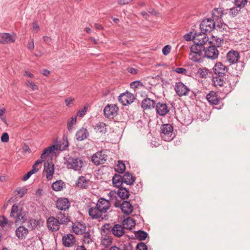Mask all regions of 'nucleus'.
<instances>
[{
    "mask_svg": "<svg viewBox=\"0 0 250 250\" xmlns=\"http://www.w3.org/2000/svg\"><path fill=\"white\" fill-rule=\"evenodd\" d=\"M212 82L214 85L216 87H222L226 83L222 76H219L218 75L212 77Z\"/></svg>",
    "mask_w": 250,
    "mask_h": 250,
    "instance_id": "34",
    "label": "nucleus"
},
{
    "mask_svg": "<svg viewBox=\"0 0 250 250\" xmlns=\"http://www.w3.org/2000/svg\"><path fill=\"white\" fill-rule=\"evenodd\" d=\"M9 141V135L7 133H3L1 136V141L6 143Z\"/></svg>",
    "mask_w": 250,
    "mask_h": 250,
    "instance_id": "59",
    "label": "nucleus"
},
{
    "mask_svg": "<svg viewBox=\"0 0 250 250\" xmlns=\"http://www.w3.org/2000/svg\"><path fill=\"white\" fill-rule=\"evenodd\" d=\"M134 99V95L128 92L121 94L119 97V102L124 105L132 103Z\"/></svg>",
    "mask_w": 250,
    "mask_h": 250,
    "instance_id": "7",
    "label": "nucleus"
},
{
    "mask_svg": "<svg viewBox=\"0 0 250 250\" xmlns=\"http://www.w3.org/2000/svg\"><path fill=\"white\" fill-rule=\"evenodd\" d=\"M43 171L46 173V179L48 180L52 179L54 173V165L52 162L47 161L44 164Z\"/></svg>",
    "mask_w": 250,
    "mask_h": 250,
    "instance_id": "10",
    "label": "nucleus"
},
{
    "mask_svg": "<svg viewBox=\"0 0 250 250\" xmlns=\"http://www.w3.org/2000/svg\"><path fill=\"white\" fill-rule=\"evenodd\" d=\"M89 181L84 176H80L76 182V186L80 188H86L88 186Z\"/></svg>",
    "mask_w": 250,
    "mask_h": 250,
    "instance_id": "28",
    "label": "nucleus"
},
{
    "mask_svg": "<svg viewBox=\"0 0 250 250\" xmlns=\"http://www.w3.org/2000/svg\"><path fill=\"white\" fill-rule=\"evenodd\" d=\"M7 225L10 226L11 223L9 222L7 218L5 216L2 215L1 217H0V226L2 228H3Z\"/></svg>",
    "mask_w": 250,
    "mask_h": 250,
    "instance_id": "45",
    "label": "nucleus"
},
{
    "mask_svg": "<svg viewBox=\"0 0 250 250\" xmlns=\"http://www.w3.org/2000/svg\"><path fill=\"white\" fill-rule=\"evenodd\" d=\"M83 234V241L86 243H89L91 241V239L90 238V233L88 232H84Z\"/></svg>",
    "mask_w": 250,
    "mask_h": 250,
    "instance_id": "57",
    "label": "nucleus"
},
{
    "mask_svg": "<svg viewBox=\"0 0 250 250\" xmlns=\"http://www.w3.org/2000/svg\"><path fill=\"white\" fill-rule=\"evenodd\" d=\"M96 205L104 214L106 213L110 207V201L103 198H100Z\"/></svg>",
    "mask_w": 250,
    "mask_h": 250,
    "instance_id": "12",
    "label": "nucleus"
},
{
    "mask_svg": "<svg viewBox=\"0 0 250 250\" xmlns=\"http://www.w3.org/2000/svg\"><path fill=\"white\" fill-rule=\"evenodd\" d=\"M18 194L19 195L20 197H22L27 192V189L25 188H18L17 189Z\"/></svg>",
    "mask_w": 250,
    "mask_h": 250,
    "instance_id": "56",
    "label": "nucleus"
},
{
    "mask_svg": "<svg viewBox=\"0 0 250 250\" xmlns=\"http://www.w3.org/2000/svg\"><path fill=\"white\" fill-rule=\"evenodd\" d=\"M115 171L119 173H123L125 170V163L121 161H118V164L114 168Z\"/></svg>",
    "mask_w": 250,
    "mask_h": 250,
    "instance_id": "39",
    "label": "nucleus"
},
{
    "mask_svg": "<svg viewBox=\"0 0 250 250\" xmlns=\"http://www.w3.org/2000/svg\"><path fill=\"white\" fill-rule=\"evenodd\" d=\"M199 76L202 78H206L208 74V70L206 68H200L198 70Z\"/></svg>",
    "mask_w": 250,
    "mask_h": 250,
    "instance_id": "47",
    "label": "nucleus"
},
{
    "mask_svg": "<svg viewBox=\"0 0 250 250\" xmlns=\"http://www.w3.org/2000/svg\"><path fill=\"white\" fill-rule=\"evenodd\" d=\"M216 22V25H215V27L216 28L217 30H219V31H222L223 30L226 31L228 29V25L225 23L223 22L222 21H218Z\"/></svg>",
    "mask_w": 250,
    "mask_h": 250,
    "instance_id": "43",
    "label": "nucleus"
},
{
    "mask_svg": "<svg viewBox=\"0 0 250 250\" xmlns=\"http://www.w3.org/2000/svg\"><path fill=\"white\" fill-rule=\"evenodd\" d=\"M119 110L116 104H107L104 109V116L108 119H113L117 115Z\"/></svg>",
    "mask_w": 250,
    "mask_h": 250,
    "instance_id": "5",
    "label": "nucleus"
},
{
    "mask_svg": "<svg viewBox=\"0 0 250 250\" xmlns=\"http://www.w3.org/2000/svg\"><path fill=\"white\" fill-rule=\"evenodd\" d=\"M74 98L72 97H69L65 99L64 102L66 106H70L71 105H73L74 104Z\"/></svg>",
    "mask_w": 250,
    "mask_h": 250,
    "instance_id": "54",
    "label": "nucleus"
},
{
    "mask_svg": "<svg viewBox=\"0 0 250 250\" xmlns=\"http://www.w3.org/2000/svg\"><path fill=\"white\" fill-rule=\"evenodd\" d=\"M18 213V207L17 205L14 204L11 208L10 212V216L11 217H15Z\"/></svg>",
    "mask_w": 250,
    "mask_h": 250,
    "instance_id": "48",
    "label": "nucleus"
},
{
    "mask_svg": "<svg viewBox=\"0 0 250 250\" xmlns=\"http://www.w3.org/2000/svg\"><path fill=\"white\" fill-rule=\"evenodd\" d=\"M174 90L177 94L180 97L188 95L190 91L189 88L182 82L176 83Z\"/></svg>",
    "mask_w": 250,
    "mask_h": 250,
    "instance_id": "8",
    "label": "nucleus"
},
{
    "mask_svg": "<svg viewBox=\"0 0 250 250\" xmlns=\"http://www.w3.org/2000/svg\"><path fill=\"white\" fill-rule=\"evenodd\" d=\"M123 226L121 225L116 224L112 228V233L117 237H120L123 235L125 233Z\"/></svg>",
    "mask_w": 250,
    "mask_h": 250,
    "instance_id": "27",
    "label": "nucleus"
},
{
    "mask_svg": "<svg viewBox=\"0 0 250 250\" xmlns=\"http://www.w3.org/2000/svg\"><path fill=\"white\" fill-rule=\"evenodd\" d=\"M123 226L125 229H131L135 226V220L128 217L123 221Z\"/></svg>",
    "mask_w": 250,
    "mask_h": 250,
    "instance_id": "29",
    "label": "nucleus"
},
{
    "mask_svg": "<svg viewBox=\"0 0 250 250\" xmlns=\"http://www.w3.org/2000/svg\"><path fill=\"white\" fill-rule=\"evenodd\" d=\"M72 228L73 231L78 235H82L86 229L85 226L79 222L74 224Z\"/></svg>",
    "mask_w": 250,
    "mask_h": 250,
    "instance_id": "25",
    "label": "nucleus"
},
{
    "mask_svg": "<svg viewBox=\"0 0 250 250\" xmlns=\"http://www.w3.org/2000/svg\"><path fill=\"white\" fill-rule=\"evenodd\" d=\"M203 55L199 53L196 54V53L191 52L189 54V58L194 62H201L203 61Z\"/></svg>",
    "mask_w": 250,
    "mask_h": 250,
    "instance_id": "38",
    "label": "nucleus"
},
{
    "mask_svg": "<svg viewBox=\"0 0 250 250\" xmlns=\"http://www.w3.org/2000/svg\"><path fill=\"white\" fill-rule=\"evenodd\" d=\"M206 33L202 32L198 34H195L193 36L192 40L194 43L204 45L206 44L207 42L208 41V38L206 36Z\"/></svg>",
    "mask_w": 250,
    "mask_h": 250,
    "instance_id": "11",
    "label": "nucleus"
},
{
    "mask_svg": "<svg viewBox=\"0 0 250 250\" xmlns=\"http://www.w3.org/2000/svg\"><path fill=\"white\" fill-rule=\"evenodd\" d=\"M174 71L178 74H183L186 71V69L182 67H177L174 69Z\"/></svg>",
    "mask_w": 250,
    "mask_h": 250,
    "instance_id": "60",
    "label": "nucleus"
},
{
    "mask_svg": "<svg viewBox=\"0 0 250 250\" xmlns=\"http://www.w3.org/2000/svg\"><path fill=\"white\" fill-rule=\"evenodd\" d=\"M240 11V9L239 7H233L230 9L229 13L232 17L236 16L239 12Z\"/></svg>",
    "mask_w": 250,
    "mask_h": 250,
    "instance_id": "49",
    "label": "nucleus"
},
{
    "mask_svg": "<svg viewBox=\"0 0 250 250\" xmlns=\"http://www.w3.org/2000/svg\"><path fill=\"white\" fill-rule=\"evenodd\" d=\"M112 183L114 187L118 188L122 187L124 182L122 176L120 174H115L112 178Z\"/></svg>",
    "mask_w": 250,
    "mask_h": 250,
    "instance_id": "32",
    "label": "nucleus"
},
{
    "mask_svg": "<svg viewBox=\"0 0 250 250\" xmlns=\"http://www.w3.org/2000/svg\"><path fill=\"white\" fill-rule=\"evenodd\" d=\"M209 46L205 47L204 55L208 59L215 60L218 58L219 52L215 45L211 42H208Z\"/></svg>",
    "mask_w": 250,
    "mask_h": 250,
    "instance_id": "3",
    "label": "nucleus"
},
{
    "mask_svg": "<svg viewBox=\"0 0 250 250\" xmlns=\"http://www.w3.org/2000/svg\"><path fill=\"white\" fill-rule=\"evenodd\" d=\"M120 208L122 212L126 215L132 213L133 208L132 205L128 201H124L120 205Z\"/></svg>",
    "mask_w": 250,
    "mask_h": 250,
    "instance_id": "22",
    "label": "nucleus"
},
{
    "mask_svg": "<svg viewBox=\"0 0 250 250\" xmlns=\"http://www.w3.org/2000/svg\"><path fill=\"white\" fill-rule=\"evenodd\" d=\"M95 129L97 132L105 133L106 131V125L104 123H99L95 125Z\"/></svg>",
    "mask_w": 250,
    "mask_h": 250,
    "instance_id": "41",
    "label": "nucleus"
},
{
    "mask_svg": "<svg viewBox=\"0 0 250 250\" xmlns=\"http://www.w3.org/2000/svg\"><path fill=\"white\" fill-rule=\"evenodd\" d=\"M205 46L202 44H199L194 43L190 47V51L194 52L196 54H200L203 55V52H205Z\"/></svg>",
    "mask_w": 250,
    "mask_h": 250,
    "instance_id": "30",
    "label": "nucleus"
},
{
    "mask_svg": "<svg viewBox=\"0 0 250 250\" xmlns=\"http://www.w3.org/2000/svg\"><path fill=\"white\" fill-rule=\"evenodd\" d=\"M201 32H210L215 28V21L211 18L204 19L200 25Z\"/></svg>",
    "mask_w": 250,
    "mask_h": 250,
    "instance_id": "4",
    "label": "nucleus"
},
{
    "mask_svg": "<svg viewBox=\"0 0 250 250\" xmlns=\"http://www.w3.org/2000/svg\"><path fill=\"white\" fill-rule=\"evenodd\" d=\"M173 126L168 124L163 125L161 127V137L165 141H171L174 137Z\"/></svg>",
    "mask_w": 250,
    "mask_h": 250,
    "instance_id": "2",
    "label": "nucleus"
},
{
    "mask_svg": "<svg viewBox=\"0 0 250 250\" xmlns=\"http://www.w3.org/2000/svg\"><path fill=\"white\" fill-rule=\"evenodd\" d=\"M16 217H17V219L16 220V223L19 222L22 223L26 220L24 216L20 213H17V215Z\"/></svg>",
    "mask_w": 250,
    "mask_h": 250,
    "instance_id": "51",
    "label": "nucleus"
},
{
    "mask_svg": "<svg viewBox=\"0 0 250 250\" xmlns=\"http://www.w3.org/2000/svg\"><path fill=\"white\" fill-rule=\"evenodd\" d=\"M15 39L14 36L7 33H0V43L3 44H8L10 42H14Z\"/></svg>",
    "mask_w": 250,
    "mask_h": 250,
    "instance_id": "21",
    "label": "nucleus"
},
{
    "mask_svg": "<svg viewBox=\"0 0 250 250\" xmlns=\"http://www.w3.org/2000/svg\"><path fill=\"white\" fill-rule=\"evenodd\" d=\"M133 0H118V3L120 5H125Z\"/></svg>",
    "mask_w": 250,
    "mask_h": 250,
    "instance_id": "62",
    "label": "nucleus"
},
{
    "mask_svg": "<svg viewBox=\"0 0 250 250\" xmlns=\"http://www.w3.org/2000/svg\"><path fill=\"white\" fill-rule=\"evenodd\" d=\"M57 149V146L55 145L47 147L43 150L42 154H41V158L42 159H45L47 157V155L50 154L52 151Z\"/></svg>",
    "mask_w": 250,
    "mask_h": 250,
    "instance_id": "37",
    "label": "nucleus"
},
{
    "mask_svg": "<svg viewBox=\"0 0 250 250\" xmlns=\"http://www.w3.org/2000/svg\"><path fill=\"white\" fill-rule=\"evenodd\" d=\"M156 110L160 116H165L169 111V109L166 104L159 102L156 104Z\"/></svg>",
    "mask_w": 250,
    "mask_h": 250,
    "instance_id": "16",
    "label": "nucleus"
},
{
    "mask_svg": "<svg viewBox=\"0 0 250 250\" xmlns=\"http://www.w3.org/2000/svg\"><path fill=\"white\" fill-rule=\"evenodd\" d=\"M107 160V155L103 151H98L91 157V161L96 166L103 165Z\"/></svg>",
    "mask_w": 250,
    "mask_h": 250,
    "instance_id": "6",
    "label": "nucleus"
},
{
    "mask_svg": "<svg viewBox=\"0 0 250 250\" xmlns=\"http://www.w3.org/2000/svg\"><path fill=\"white\" fill-rule=\"evenodd\" d=\"M247 2V0H234L235 5L240 9L244 7Z\"/></svg>",
    "mask_w": 250,
    "mask_h": 250,
    "instance_id": "46",
    "label": "nucleus"
},
{
    "mask_svg": "<svg viewBox=\"0 0 250 250\" xmlns=\"http://www.w3.org/2000/svg\"><path fill=\"white\" fill-rule=\"evenodd\" d=\"M207 99L209 103L214 105L218 104L220 102L219 97L213 91H211L207 94Z\"/></svg>",
    "mask_w": 250,
    "mask_h": 250,
    "instance_id": "26",
    "label": "nucleus"
},
{
    "mask_svg": "<svg viewBox=\"0 0 250 250\" xmlns=\"http://www.w3.org/2000/svg\"><path fill=\"white\" fill-rule=\"evenodd\" d=\"M60 224L59 220L53 216L49 217L47 220L48 229L52 231L58 230Z\"/></svg>",
    "mask_w": 250,
    "mask_h": 250,
    "instance_id": "9",
    "label": "nucleus"
},
{
    "mask_svg": "<svg viewBox=\"0 0 250 250\" xmlns=\"http://www.w3.org/2000/svg\"><path fill=\"white\" fill-rule=\"evenodd\" d=\"M77 121V117H72L70 121L67 122V127L69 132H72L74 129L73 125H76Z\"/></svg>",
    "mask_w": 250,
    "mask_h": 250,
    "instance_id": "42",
    "label": "nucleus"
},
{
    "mask_svg": "<svg viewBox=\"0 0 250 250\" xmlns=\"http://www.w3.org/2000/svg\"><path fill=\"white\" fill-rule=\"evenodd\" d=\"M134 234L135 237L141 241L145 240L148 236V234L146 232L141 230L135 231Z\"/></svg>",
    "mask_w": 250,
    "mask_h": 250,
    "instance_id": "40",
    "label": "nucleus"
},
{
    "mask_svg": "<svg viewBox=\"0 0 250 250\" xmlns=\"http://www.w3.org/2000/svg\"><path fill=\"white\" fill-rule=\"evenodd\" d=\"M124 183L128 185H132L135 182V178L129 172H125L123 176H122Z\"/></svg>",
    "mask_w": 250,
    "mask_h": 250,
    "instance_id": "31",
    "label": "nucleus"
},
{
    "mask_svg": "<svg viewBox=\"0 0 250 250\" xmlns=\"http://www.w3.org/2000/svg\"><path fill=\"white\" fill-rule=\"evenodd\" d=\"M170 49L171 46L169 45L165 46L162 49L163 54L165 56L167 55L170 52Z\"/></svg>",
    "mask_w": 250,
    "mask_h": 250,
    "instance_id": "55",
    "label": "nucleus"
},
{
    "mask_svg": "<svg viewBox=\"0 0 250 250\" xmlns=\"http://www.w3.org/2000/svg\"><path fill=\"white\" fill-rule=\"evenodd\" d=\"M127 71L131 74H136L138 71L137 69L133 67H128L127 69Z\"/></svg>",
    "mask_w": 250,
    "mask_h": 250,
    "instance_id": "61",
    "label": "nucleus"
},
{
    "mask_svg": "<svg viewBox=\"0 0 250 250\" xmlns=\"http://www.w3.org/2000/svg\"><path fill=\"white\" fill-rule=\"evenodd\" d=\"M40 224V221L38 220L31 219H29L27 223V226L31 229H34Z\"/></svg>",
    "mask_w": 250,
    "mask_h": 250,
    "instance_id": "44",
    "label": "nucleus"
},
{
    "mask_svg": "<svg viewBox=\"0 0 250 250\" xmlns=\"http://www.w3.org/2000/svg\"><path fill=\"white\" fill-rule=\"evenodd\" d=\"M59 220L61 224H67L70 221L68 216L64 213H62L60 212L58 213L57 218Z\"/></svg>",
    "mask_w": 250,
    "mask_h": 250,
    "instance_id": "35",
    "label": "nucleus"
},
{
    "mask_svg": "<svg viewBox=\"0 0 250 250\" xmlns=\"http://www.w3.org/2000/svg\"><path fill=\"white\" fill-rule=\"evenodd\" d=\"M136 250H147V247L143 242L138 243L136 247Z\"/></svg>",
    "mask_w": 250,
    "mask_h": 250,
    "instance_id": "52",
    "label": "nucleus"
},
{
    "mask_svg": "<svg viewBox=\"0 0 250 250\" xmlns=\"http://www.w3.org/2000/svg\"><path fill=\"white\" fill-rule=\"evenodd\" d=\"M155 101L150 98H146L144 99L141 103V106L144 109L153 108L156 105Z\"/></svg>",
    "mask_w": 250,
    "mask_h": 250,
    "instance_id": "23",
    "label": "nucleus"
},
{
    "mask_svg": "<svg viewBox=\"0 0 250 250\" xmlns=\"http://www.w3.org/2000/svg\"><path fill=\"white\" fill-rule=\"evenodd\" d=\"M64 164L68 169L79 172L84 166V161L82 157L68 156L66 158Z\"/></svg>",
    "mask_w": 250,
    "mask_h": 250,
    "instance_id": "1",
    "label": "nucleus"
},
{
    "mask_svg": "<svg viewBox=\"0 0 250 250\" xmlns=\"http://www.w3.org/2000/svg\"><path fill=\"white\" fill-rule=\"evenodd\" d=\"M239 58V53L237 51H230L227 55V60L230 64L238 62Z\"/></svg>",
    "mask_w": 250,
    "mask_h": 250,
    "instance_id": "18",
    "label": "nucleus"
},
{
    "mask_svg": "<svg viewBox=\"0 0 250 250\" xmlns=\"http://www.w3.org/2000/svg\"><path fill=\"white\" fill-rule=\"evenodd\" d=\"M130 87L135 89L139 86L142 87L144 86L143 83L139 81H136L131 82L130 84Z\"/></svg>",
    "mask_w": 250,
    "mask_h": 250,
    "instance_id": "50",
    "label": "nucleus"
},
{
    "mask_svg": "<svg viewBox=\"0 0 250 250\" xmlns=\"http://www.w3.org/2000/svg\"><path fill=\"white\" fill-rule=\"evenodd\" d=\"M212 20L215 22L222 21V18L224 14V10L222 8H214L212 12Z\"/></svg>",
    "mask_w": 250,
    "mask_h": 250,
    "instance_id": "19",
    "label": "nucleus"
},
{
    "mask_svg": "<svg viewBox=\"0 0 250 250\" xmlns=\"http://www.w3.org/2000/svg\"><path fill=\"white\" fill-rule=\"evenodd\" d=\"M213 69L214 73L219 76H223L227 72L226 66L221 62H217Z\"/></svg>",
    "mask_w": 250,
    "mask_h": 250,
    "instance_id": "15",
    "label": "nucleus"
},
{
    "mask_svg": "<svg viewBox=\"0 0 250 250\" xmlns=\"http://www.w3.org/2000/svg\"><path fill=\"white\" fill-rule=\"evenodd\" d=\"M64 185L62 180H57L52 184L51 187L54 190L58 191L62 190Z\"/></svg>",
    "mask_w": 250,
    "mask_h": 250,
    "instance_id": "36",
    "label": "nucleus"
},
{
    "mask_svg": "<svg viewBox=\"0 0 250 250\" xmlns=\"http://www.w3.org/2000/svg\"><path fill=\"white\" fill-rule=\"evenodd\" d=\"M27 83L28 85H29L30 86L31 88H32V89L33 90H35L36 89L37 86L32 82H31L30 81H27Z\"/></svg>",
    "mask_w": 250,
    "mask_h": 250,
    "instance_id": "64",
    "label": "nucleus"
},
{
    "mask_svg": "<svg viewBox=\"0 0 250 250\" xmlns=\"http://www.w3.org/2000/svg\"><path fill=\"white\" fill-rule=\"evenodd\" d=\"M27 48L30 50H33L34 49V41L32 40L31 42H28L27 44Z\"/></svg>",
    "mask_w": 250,
    "mask_h": 250,
    "instance_id": "63",
    "label": "nucleus"
},
{
    "mask_svg": "<svg viewBox=\"0 0 250 250\" xmlns=\"http://www.w3.org/2000/svg\"><path fill=\"white\" fill-rule=\"evenodd\" d=\"M214 38V41L215 42V45L217 47V48L220 47L222 43L223 42V40H222L218 37H215Z\"/></svg>",
    "mask_w": 250,
    "mask_h": 250,
    "instance_id": "58",
    "label": "nucleus"
},
{
    "mask_svg": "<svg viewBox=\"0 0 250 250\" xmlns=\"http://www.w3.org/2000/svg\"><path fill=\"white\" fill-rule=\"evenodd\" d=\"M62 241L65 247H71L75 244V239L73 234H67L62 237Z\"/></svg>",
    "mask_w": 250,
    "mask_h": 250,
    "instance_id": "17",
    "label": "nucleus"
},
{
    "mask_svg": "<svg viewBox=\"0 0 250 250\" xmlns=\"http://www.w3.org/2000/svg\"><path fill=\"white\" fill-rule=\"evenodd\" d=\"M117 194L122 199H127L130 195L128 190L123 187L119 188Z\"/></svg>",
    "mask_w": 250,
    "mask_h": 250,
    "instance_id": "33",
    "label": "nucleus"
},
{
    "mask_svg": "<svg viewBox=\"0 0 250 250\" xmlns=\"http://www.w3.org/2000/svg\"><path fill=\"white\" fill-rule=\"evenodd\" d=\"M35 171L34 169L30 170L23 177L22 180L25 181L28 180L32 174L35 173Z\"/></svg>",
    "mask_w": 250,
    "mask_h": 250,
    "instance_id": "53",
    "label": "nucleus"
},
{
    "mask_svg": "<svg viewBox=\"0 0 250 250\" xmlns=\"http://www.w3.org/2000/svg\"><path fill=\"white\" fill-rule=\"evenodd\" d=\"M56 206L60 210H66L70 207V204L67 198H61L57 201Z\"/></svg>",
    "mask_w": 250,
    "mask_h": 250,
    "instance_id": "14",
    "label": "nucleus"
},
{
    "mask_svg": "<svg viewBox=\"0 0 250 250\" xmlns=\"http://www.w3.org/2000/svg\"><path fill=\"white\" fill-rule=\"evenodd\" d=\"M88 136V131L84 128H81L76 133V138L78 141H82L86 139Z\"/></svg>",
    "mask_w": 250,
    "mask_h": 250,
    "instance_id": "24",
    "label": "nucleus"
},
{
    "mask_svg": "<svg viewBox=\"0 0 250 250\" xmlns=\"http://www.w3.org/2000/svg\"><path fill=\"white\" fill-rule=\"evenodd\" d=\"M88 214L93 219H97L100 218L103 219L102 216L104 213L97 205L95 207H92L89 208Z\"/></svg>",
    "mask_w": 250,
    "mask_h": 250,
    "instance_id": "13",
    "label": "nucleus"
},
{
    "mask_svg": "<svg viewBox=\"0 0 250 250\" xmlns=\"http://www.w3.org/2000/svg\"><path fill=\"white\" fill-rule=\"evenodd\" d=\"M28 229L22 226H20L16 229L15 230V234L19 239L23 240L26 237L28 233Z\"/></svg>",
    "mask_w": 250,
    "mask_h": 250,
    "instance_id": "20",
    "label": "nucleus"
}]
</instances>
